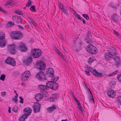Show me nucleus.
Returning a JSON list of instances; mask_svg holds the SVG:
<instances>
[{"mask_svg": "<svg viewBox=\"0 0 121 121\" xmlns=\"http://www.w3.org/2000/svg\"><path fill=\"white\" fill-rule=\"evenodd\" d=\"M14 25V23H13L12 22H8V24H7L8 26L7 27H9V25H10V27L11 26H13Z\"/></svg>", "mask_w": 121, "mask_h": 121, "instance_id": "obj_47", "label": "nucleus"}, {"mask_svg": "<svg viewBox=\"0 0 121 121\" xmlns=\"http://www.w3.org/2000/svg\"><path fill=\"white\" fill-rule=\"evenodd\" d=\"M74 99V100L76 102H78V100L76 98L75 96L73 98Z\"/></svg>", "mask_w": 121, "mask_h": 121, "instance_id": "obj_62", "label": "nucleus"}, {"mask_svg": "<svg viewBox=\"0 0 121 121\" xmlns=\"http://www.w3.org/2000/svg\"><path fill=\"white\" fill-rule=\"evenodd\" d=\"M107 94L109 97L112 98H114L116 95L115 92L111 89H109L108 91Z\"/></svg>", "mask_w": 121, "mask_h": 121, "instance_id": "obj_13", "label": "nucleus"}, {"mask_svg": "<svg viewBox=\"0 0 121 121\" xmlns=\"http://www.w3.org/2000/svg\"><path fill=\"white\" fill-rule=\"evenodd\" d=\"M5 78V76L4 74H2L1 75L0 79L1 80L4 81Z\"/></svg>", "mask_w": 121, "mask_h": 121, "instance_id": "obj_46", "label": "nucleus"}, {"mask_svg": "<svg viewBox=\"0 0 121 121\" xmlns=\"http://www.w3.org/2000/svg\"><path fill=\"white\" fill-rule=\"evenodd\" d=\"M113 32H114V33L116 35L117 34V33H118V32H117L116 31V30H113Z\"/></svg>", "mask_w": 121, "mask_h": 121, "instance_id": "obj_64", "label": "nucleus"}, {"mask_svg": "<svg viewBox=\"0 0 121 121\" xmlns=\"http://www.w3.org/2000/svg\"><path fill=\"white\" fill-rule=\"evenodd\" d=\"M117 78L119 81L121 82V73L117 75Z\"/></svg>", "mask_w": 121, "mask_h": 121, "instance_id": "obj_39", "label": "nucleus"}, {"mask_svg": "<svg viewBox=\"0 0 121 121\" xmlns=\"http://www.w3.org/2000/svg\"><path fill=\"white\" fill-rule=\"evenodd\" d=\"M116 84V82L115 81H111L109 85L110 87L112 88H113L115 86Z\"/></svg>", "mask_w": 121, "mask_h": 121, "instance_id": "obj_24", "label": "nucleus"}, {"mask_svg": "<svg viewBox=\"0 0 121 121\" xmlns=\"http://www.w3.org/2000/svg\"><path fill=\"white\" fill-rule=\"evenodd\" d=\"M32 110L31 108L29 107L25 108L23 110V112L24 113V115L26 116H29L30 115Z\"/></svg>", "mask_w": 121, "mask_h": 121, "instance_id": "obj_12", "label": "nucleus"}, {"mask_svg": "<svg viewBox=\"0 0 121 121\" xmlns=\"http://www.w3.org/2000/svg\"><path fill=\"white\" fill-rule=\"evenodd\" d=\"M113 59H114L116 61H120V59L119 58V57L118 56H115V57L113 56Z\"/></svg>", "mask_w": 121, "mask_h": 121, "instance_id": "obj_41", "label": "nucleus"}, {"mask_svg": "<svg viewBox=\"0 0 121 121\" xmlns=\"http://www.w3.org/2000/svg\"><path fill=\"white\" fill-rule=\"evenodd\" d=\"M18 49L22 52H25L27 50V48L24 43H22L19 45Z\"/></svg>", "mask_w": 121, "mask_h": 121, "instance_id": "obj_18", "label": "nucleus"}, {"mask_svg": "<svg viewBox=\"0 0 121 121\" xmlns=\"http://www.w3.org/2000/svg\"><path fill=\"white\" fill-rule=\"evenodd\" d=\"M55 95H54V94H53L52 96L50 97V99H52L51 101H54V100L56 99H55Z\"/></svg>", "mask_w": 121, "mask_h": 121, "instance_id": "obj_50", "label": "nucleus"}, {"mask_svg": "<svg viewBox=\"0 0 121 121\" xmlns=\"http://www.w3.org/2000/svg\"><path fill=\"white\" fill-rule=\"evenodd\" d=\"M54 73H49L46 72L45 75V76H47L48 77H51L52 78L53 77V76H54Z\"/></svg>", "mask_w": 121, "mask_h": 121, "instance_id": "obj_31", "label": "nucleus"}, {"mask_svg": "<svg viewBox=\"0 0 121 121\" xmlns=\"http://www.w3.org/2000/svg\"><path fill=\"white\" fill-rule=\"evenodd\" d=\"M35 77L38 80L41 81L46 80L47 79L44 73L41 71H40L36 74Z\"/></svg>", "mask_w": 121, "mask_h": 121, "instance_id": "obj_7", "label": "nucleus"}, {"mask_svg": "<svg viewBox=\"0 0 121 121\" xmlns=\"http://www.w3.org/2000/svg\"><path fill=\"white\" fill-rule=\"evenodd\" d=\"M32 2L30 0H28V2L26 3V6L27 7H29L30 6Z\"/></svg>", "mask_w": 121, "mask_h": 121, "instance_id": "obj_36", "label": "nucleus"}, {"mask_svg": "<svg viewBox=\"0 0 121 121\" xmlns=\"http://www.w3.org/2000/svg\"><path fill=\"white\" fill-rule=\"evenodd\" d=\"M6 94V92H5L4 91L2 92L1 93V95L2 96H5Z\"/></svg>", "mask_w": 121, "mask_h": 121, "instance_id": "obj_56", "label": "nucleus"}, {"mask_svg": "<svg viewBox=\"0 0 121 121\" xmlns=\"http://www.w3.org/2000/svg\"><path fill=\"white\" fill-rule=\"evenodd\" d=\"M62 50L63 51L67 53V52L66 51L65 49L63 48H62Z\"/></svg>", "mask_w": 121, "mask_h": 121, "instance_id": "obj_63", "label": "nucleus"}, {"mask_svg": "<svg viewBox=\"0 0 121 121\" xmlns=\"http://www.w3.org/2000/svg\"><path fill=\"white\" fill-rule=\"evenodd\" d=\"M87 35L88 36V38L91 37L92 36L91 35L90 32H88Z\"/></svg>", "mask_w": 121, "mask_h": 121, "instance_id": "obj_55", "label": "nucleus"}, {"mask_svg": "<svg viewBox=\"0 0 121 121\" xmlns=\"http://www.w3.org/2000/svg\"><path fill=\"white\" fill-rule=\"evenodd\" d=\"M116 48L113 47H111L110 49V51L108 52L110 54H112L113 56L117 54L116 52Z\"/></svg>", "mask_w": 121, "mask_h": 121, "instance_id": "obj_19", "label": "nucleus"}, {"mask_svg": "<svg viewBox=\"0 0 121 121\" xmlns=\"http://www.w3.org/2000/svg\"><path fill=\"white\" fill-rule=\"evenodd\" d=\"M121 64L120 61H116L115 64V66L116 67H118L119 65H120Z\"/></svg>", "mask_w": 121, "mask_h": 121, "instance_id": "obj_53", "label": "nucleus"}, {"mask_svg": "<svg viewBox=\"0 0 121 121\" xmlns=\"http://www.w3.org/2000/svg\"><path fill=\"white\" fill-rule=\"evenodd\" d=\"M85 68L86 69L84 72L88 75L90 76L91 75L90 73V72L92 73L94 76L96 77H99L102 75V73H98L95 69H94L92 71V68L88 65L85 66Z\"/></svg>", "mask_w": 121, "mask_h": 121, "instance_id": "obj_2", "label": "nucleus"}, {"mask_svg": "<svg viewBox=\"0 0 121 121\" xmlns=\"http://www.w3.org/2000/svg\"><path fill=\"white\" fill-rule=\"evenodd\" d=\"M15 13L19 15H22V16H23V15H24L23 13H22V12L19 10H16L15 11Z\"/></svg>", "mask_w": 121, "mask_h": 121, "instance_id": "obj_32", "label": "nucleus"}, {"mask_svg": "<svg viewBox=\"0 0 121 121\" xmlns=\"http://www.w3.org/2000/svg\"><path fill=\"white\" fill-rule=\"evenodd\" d=\"M117 15L114 14L111 16V17L112 20L114 22H118V18Z\"/></svg>", "mask_w": 121, "mask_h": 121, "instance_id": "obj_21", "label": "nucleus"}, {"mask_svg": "<svg viewBox=\"0 0 121 121\" xmlns=\"http://www.w3.org/2000/svg\"><path fill=\"white\" fill-rule=\"evenodd\" d=\"M0 11L4 13H6V11L5 10L2 9L0 6Z\"/></svg>", "mask_w": 121, "mask_h": 121, "instance_id": "obj_58", "label": "nucleus"}, {"mask_svg": "<svg viewBox=\"0 0 121 121\" xmlns=\"http://www.w3.org/2000/svg\"><path fill=\"white\" fill-rule=\"evenodd\" d=\"M32 62V58L31 56H30L27 59H26L23 62L26 65H28L30 64Z\"/></svg>", "mask_w": 121, "mask_h": 121, "instance_id": "obj_17", "label": "nucleus"}, {"mask_svg": "<svg viewBox=\"0 0 121 121\" xmlns=\"http://www.w3.org/2000/svg\"><path fill=\"white\" fill-rule=\"evenodd\" d=\"M17 98H15V96L14 97H13L12 98V101H14L15 103H16L17 101H18Z\"/></svg>", "mask_w": 121, "mask_h": 121, "instance_id": "obj_45", "label": "nucleus"}, {"mask_svg": "<svg viewBox=\"0 0 121 121\" xmlns=\"http://www.w3.org/2000/svg\"><path fill=\"white\" fill-rule=\"evenodd\" d=\"M74 15L76 17L77 19H78L79 20H81V18L80 15L78 14L77 13H75L74 14Z\"/></svg>", "mask_w": 121, "mask_h": 121, "instance_id": "obj_40", "label": "nucleus"}, {"mask_svg": "<svg viewBox=\"0 0 121 121\" xmlns=\"http://www.w3.org/2000/svg\"><path fill=\"white\" fill-rule=\"evenodd\" d=\"M104 56L105 59L107 60H111L113 59V56L112 55V54H110L108 52L104 54Z\"/></svg>", "mask_w": 121, "mask_h": 121, "instance_id": "obj_16", "label": "nucleus"}, {"mask_svg": "<svg viewBox=\"0 0 121 121\" xmlns=\"http://www.w3.org/2000/svg\"><path fill=\"white\" fill-rule=\"evenodd\" d=\"M86 50L91 55L96 54L98 52L97 48L92 44L88 45L86 47Z\"/></svg>", "mask_w": 121, "mask_h": 121, "instance_id": "obj_3", "label": "nucleus"}, {"mask_svg": "<svg viewBox=\"0 0 121 121\" xmlns=\"http://www.w3.org/2000/svg\"><path fill=\"white\" fill-rule=\"evenodd\" d=\"M84 17L87 21L89 20V17L88 15L86 14H84Z\"/></svg>", "mask_w": 121, "mask_h": 121, "instance_id": "obj_43", "label": "nucleus"}, {"mask_svg": "<svg viewBox=\"0 0 121 121\" xmlns=\"http://www.w3.org/2000/svg\"><path fill=\"white\" fill-rule=\"evenodd\" d=\"M117 102L121 105V96H119L118 98Z\"/></svg>", "mask_w": 121, "mask_h": 121, "instance_id": "obj_44", "label": "nucleus"}, {"mask_svg": "<svg viewBox=\"0 0 121 121\" xmlns=\"http://www.w3.org/2000/svg\"><path fill=\"white\" fill-rule=\"evenodd\" d=\"M118 72V70H116V71H114V72H113V73H111V74H110L108 76H113L114 75H115Z\"/></svg>", "mask_w": 121, "mask_h": 121, "instance_id": "obj_38", "label": "nucleus"}, {"mask_svg": "<svg viewBox=\"0 0 121 121\" xmlns=\"http://www.w3.org/2000/svg\"><path fill=\"white\" fill-rule=\"evenodd\" d=\"M42 54V51L38 49H34L31 50V54L34 58H38Z\"/></svg>", "mask_w": 121, "mask_h": 121, "instance_id": "obj_6", "label": "nucleus"}, {"mask_svg": "<svg viewBox=\"0 0 121 121\" xmlns=\"http://www.w3.org/2000/svg\"><path fill=\"white\" fill-rule=\"evenodd\" d=\"M35 98L37 102H38L40 100L42 99L43 98L42 97V94L41 93L36 94L35 95Z\"/></svg>", "mask_w": 121, "mask_h": 121, "instance_id": "obj_20", "label": "nucleus"}, {"mask_svg": "<svg viewBox=\"0 0 121 121\" xmlns=\"http://www.w3.org/2000/svg\"><path fill=\"white\" fill-rule=\"evenodd\" d=\"M23 73L24 75L26 77L27 76V78L29 79L30 74V71H26L25 72Z\"/></svg>", "mask_w": 121, "mask_h": 121, "instance_id": "obj_30", "label": "nucleus"}, {"mask_svg": "<svg viewBox=\"0 0 121 121\" xmlns=\"http://www.w3.org/2000/svg\"><path fill=\"white\" fill-rule=\"evenodd\" d=\"M41 105L39 103H36L32 106L33 112L35 113H36L39 112L40 110Z\"/></svg>", "mask_w": 121, "mask_h": 121, "instance_id": "obj_10", "label": "nucleus"}, {"mask_svg": "<svg viewBox=\"0 0 121 121\" xmlns=\"http://www.w3.org/2000/svg\"><path fill=\"white\" fill-rule=\"evenodd\" d=\"M30 9L32 12H35L36 11L35 6L34 5H33L31 6L30 8Z\"/></svg>", "mask_w": 121, "mask_h": 121, "instance_id": "obj_35", "label": "nucleus"}, {"mask_svg": "<svg viewBox=\"0 0 121 121\" xmlns=\"http://www.w3.org/2000/svg\"><path fill=\"white\" fill-rule=\"evenodd\" d=\"M59 79V77H57L56 78L54 76H53V77H52V79H51V80L52 81H53V82H54V81H55V82H56Z\"/></svg>", "mask_w": 121, "mask_h": 121, "instance_id": "obj_34", "label": "nucleus"}, {"mask_svg": "<svg viewBox=\"0 0 121 121\" xmlns=\"http://www.w3.org/2000/svg\"><path fill=\"white\" fill-rule=\"evenodd\" d=\"M55 95V99H57L58 98V95L57 94H54Z\"/></svg>", "mask_w": 121, "mask_h": 121, "instance_id": "obj_61", "label": "nucleus"}, {"mask_svg": "<svg viewBox=\"0 0 121 121\" xmlns=\"http://www.w3.org/2000/svg\"><path fill=\"white\" fill-rule=\"evenodd\" d=\"M12 18L14 21H15L17 23H21V22L22 20V18L16 15L13 16Z\"/></svg>", "mask_w": 121, "mask_h": 121, "instance_id": "obj_15", "label": "nucleus"}, {"mask_svg": "<svg viewBox=\"0 0 121 121\" xmlns=\"http://www.w3.org/2000/svg\"><path fill=\"white\" fill-rule=\"evenodd\" d=\"M36 68L40 70H43L45 69L46 64L42 61H37L35 64Z\"/></svg>", "mask_w": 121, "mask_h": 121, "instance_id": "obj_5", "label": "nucleus"}, {"mask_svg": "<svg viewBox=\"0 0 121 121\" xmlns=\"http://www.w3.org/2000/svg\"><path fill=\"white\" fill-rule=\"evenodd\" d=\"M14 4L15 3L14 1L13 0H11L7 2L5 6L6 7V5L7 6V5H10L13 6Z\"/></svg>", "mask_w": 121, "mask_h": 121, "instance_id": "obj_22", "label": "nucleus"}, {"mask_svg": "<svg viewBox=\"0 0 121 121\" xmlns=\"http://www.w3.org/2000/svg\"><path fill=\"white\" fill-rule=\"evenodd\" d=\"M23 35V33L20 31L12 32L10 34L11 38L14 39H21L22 38Z\"/></svg>", "mask_w": 121, "mask_h": 121, "instance_id": "obj_4", "label": "nucleus"}, {"mask_svg": "<svg viewBox=\"0 0 121 121\" xmlns=\"http://www.w3.org/2000/svg\"><path fill=\"white\" fill-rule=\"evenodd\" d=\"M59 7L60 9L61 10L64 8V5L60 3L59 4Z\"/></svg>", "mask_w": 121, "mask_h": 121, "instance_id": "obj_49", "label": "nucleus"}, {"mask_svg": "<svg viewBox=\"0 0 121 121\" xmlns=\"http://www.w3.org/2000/svg\"><path fill=\"white\" fill-rule=\"evenodd\" d=\"M13 74L15 76H17V75H19L20 73L18 71H15L13 72Z\"/></svg>", "mask_w": 121, "mask_h": 121, "instance_id": "obj_51", "label": "nucleus"}, {"mask_svg": "<svg viewBox=\"0 0 121 121\" xmlns=\"http://www.w3.org/2000/svg\"><path fill=\"white\" fill-rule=\"evenodd\" d=\"M89 38H88L87 39H85V42L88 43H89V42L88 40Z\"/></svg>", "mask_w": 121, "mask_h": 121, "instance_id": "obj_60", "label": "nucleus"}, {"mask_svg": "<svg viewBox=\"0 0 121 121\" xmlns=\"http://www.w3.org/2000/svg\"><path fill=\"white\" fill-rule=\"evenodd\" d=\"M19 98L20 99L19 101V102L21 103H23V99L21 96L19 97Z\"/></svg>", "mask_w": 121, "mask_h": 121, "instance_id": "obj_52", "label": "nucleus"}, {"mask_svg": "<svg viewBox=\"0 0 121 121\" xmlns=\"http://www.w3.org/2000/svg\"><path fill=\"white\" fill-rule=\"evenodd\" d=\"M27 76H25V75H24V74L23 73L21 76V80L22 81H26L28 80V79L27 78Z\"/></svg>", "mask_w": 121, "mask_h": 121, "instance_id": "obj_29", "label": "nucleus"}, {"mask_svg": "<svg viewBox=\"0 0 121 121\" xmlns=\"http://www.w3.org/2000/svg\"><path fill=\"white\" fill-rule=\"evenodd\" d=\"M46 72L49 73H54V70L53 69L51 68H48L47 71Z\"/></svg>", "mask_w": 121, "mask_h": 121, "instance_id": "obj_33", "label": "nucleus"}, {"mask_svg": "<svg viewBox=\"0 0 121 121\" xmlns=\"http://www.w3.org/2000/svg\"><path fill=\"white\" fill-rule=\"evenodd\" d=\"M38 87L40 89L42 90H48L50 88L53 90H55L58 89V85L55 82L48 81L46 83V85H39Z\"/></svg>", "mask_w": 121, "mask_h": 121, "instance_id": "obj_1", "label": "nucleus"}, {"mask_svg": "<svg viewBox=\"0 0 121 121\" xmlns=\"http://www.w3.org/2000/svg\"><path fill=\"white\" fill-rule=\"evenodd\" d=\"M95 59V58L93 56L91 57L88 59V62L90 65L94 61Z\"/></svg>", "mask_w": 121, "mask_h": 121, "instance_id": "obj_25", "label": "nucleus"}, {"mask_svg": "<svg viewBox=\"0 0 121 121\" xmlns=\"http://www.w3.org/2000/svg\"><path fill=\"white\" fill-rule=\"evenodd\" d=\"M69 8L71 9V11L74 14L76 13L73 9L72 8L70 7Z\"/></svg>", "mask_w": 121, "mask_h": 121, "instance_id": "obj_57", "label": "nucleus"}, {"mask_svg": "<svg viewBox=\"0 0 121 121\" xmlns=\"http://www.w3.org/2000/svg\"><path fill=\"white\" fill-rule=\"evenodd\" d=\"M5 62L7 64L12 65L13 66H15L16 64V62L14 60L9 57H7L5 61Z\"/></svg>", "mask_w": 121, "mask_h": 121, "instance_id": "obj_11", "label": "nucleus"}, {"mask_svg": "<svg viewBox=\"0 0 121 121\" xmlns=\"http://www.w3.org/2000/svg\"><path fill=\"white\" fill-rule=\"evenodd\" d=\"M5 37V36L3 35L0 36V41L3 40L4 39Z\"/></svg>", "mask_w": 121, "mask_h": 121, "instance_id": "obj_59", "label": "nucleus"}, {"mask_svg": "<svg viewBox=\"0 0 121 121\" xmlns=\"http://www.w3.org/2000/svg\"><path fill=\"white\" fill-rule=\"evenodd\" d=\"M17 48L16 45L14 44H12L9 46L8 48V51L9 53L11 54H16V49Z\"/></svg>", "mask_w": 121, "mask_h": 121, "instance_id": "obj_8", "label": "nucleus"}, {"mask_svg": "<svg viewBox=\"0 0 121 121\" xmlns=\"http://www.w3.org/2000/svg\"><path fill=\"white\" fill-rule=\"evenodd\" d=\"M56 109V107L55 106H53L52 107L48 108H47V110L50 112L53 111L54 109Z\"/></svg>", "mask_w": 121, "mask_h": 121, "instance_id": "obj_23", "label": "nucleus"}, {"mask_svg": "<svg viewBox=\"0 0 121 121\" xmlns=\"http://www.w3.org/2000/svg\"><path fill=\"white\" fill-rule=\"evenodd\" d=\"M67 9L66 8H64L62 10V11L66 14H67Z\"/></svg>", "mask_w": 121, "mask_h": 121, "instance_id": "obj_48", "label": "nucleus"}, {"mask_svg": "<svg viewBox=\"0 0 121 121\" xmlns=\"http://www.w3.org/2000/svg\"><path fill=\"white\" fill-rule=\"evenodd\" d=\"M6 42L4 41H0V47L3 48L6 45Z\"/></svg>", "mask_w": 121, "mask_h": 121, "instance_id": "obj_26", "label": "nucleus"}, {"mask_svg": "<svg viewBox=\"0 0 121 121\" xmlns=\"http://www.w3.org/2000/svg\"><path fill=\"white\" fill-rule=\"evenodd\" d=\"M28 117V116L24 115V114L22 115L18 119L19 121H24L25 119Z\"/></svg>", "mask_w": 121, "mask_h": 121, "instance_id": "obj_27", "label": "nucleus"}, {"mask_svg": "<svg viewBox=\"0 0 121 121\" xmlns=\"http://www.w3.org/2000/svg\"><path fill=\"white\" fill-rule=\"evenodd\" d=\"M30 19V21L34 26H37V24L31 18H29Z\"/></svg>", "mask_w": 121, "mask_h": 121, "instance_id": "obj_37", "label": "nucleus"}, {"mask_svg": "<svg viewBox=\"0 0 121 121\" xmlns=\"http://www.w3.org/2000/svg\"><path fill=\"white\" fill-rule=\"evenodd\" d=\"M13 111L15 112H17L18 110V108L17 106H14L13 108Z\"/></svg>", "mask_w": 121, "mask_h": 121, "instance_id": "obj_42", "label": "nucleus"}, {"mask_svg": "<svg viewBox=\"0 0 121 121\" xmlns=\"http://www.w3.org/2000/svg\"><path fill=\"white\" fill-rule=\"evenodd\" d=\"M81 45V42L77 43L76 44L74 43L73 46V50L76 52H78L79 51V49H80Z\"/></svg>", "mask_w": 121, "mask_h": 121, "instance_id": "obj_14", "label": "nucleus"}, {"mask_svg": "<svg viewBox=\"0 0 121 121\" xmlns=\"http://www.w3.org/2000/svg\"><path fill=\"white\" fill-rule=\"evenodd\" d=\"M78 108L82 112V113L83 111L82 110V107L81 106V105L80 104L78 105Z\"/></svg>", "mask_w": 121, "mask_h": 121, "instance_id": "obj_54", "label": "nucleus"}, {"mask_svg": "<svg viewBox=\"0 0 121 121\" xmlns=\"http://www.w3.org/2000/svg\"><path fill=\"white\" fill-rule=\"evenodd\" d=\"M41 92L42 93V95L43 97H47L48 96V94L47 93V91H45L42 90L41 91Z\"/></svg>", "mask_w": 121, "mask_h": 121, "instance_id": "obj_28", "label": "nucleus"}, {"mask_svg": "<svg viewBox=\"0 0 121 121\" xmlns=\"http://www.w3.org/2000/svg\"><path fill=\"white\" fill-rule=\"evenodd\" d=\"M84 86L86 91L88 92L89 95V100L90 102L93 104H94L95 101L91 92L89 88L87 87L86 85L84 82Z\"/></svg>", "mask_w": 121, "mask_h": 121, "instance_id": "obj_9", "label": "nucleus"}]
</instances>
